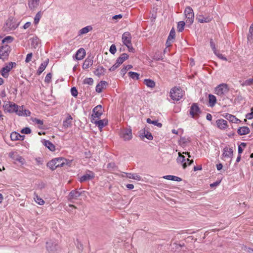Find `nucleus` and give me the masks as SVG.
Returning <instances> with one entry per match:
<instances>
[{"label":"nucleus","instance_id":"39","mask_svg":"<svg viewBox=\"0 0 253 253\" xmlns=\"http://www.w3.org/2000/svg\"><path fill=\"white\" fill-rule=\"evenodd\" d=\"M146 122L148 124H153L159 127H161L162 126V124L159 123L157 120H151L150 118H148L146 120Z\"/></svg>","mask_w":253,"mask_h":253},{"label":"nucleus","instance_id":"63","mask_svg":"<svg viewBox=\"0 0 253 253\" xmlns=\"http://www.w3.org/2000/svg\"><path fill=\"white\" fill-rule=\"evenodd\" d=\"M33 56V53L32 52L28 53L27 56L25 59V62L29 63L32 59Z\"/></svg>","mask_w":253,"mask_h":253},{"label":"nucleus","instance_id":"29","mask_svg":"<svg viewBox=\"0 0 253 253\" xmlns=\"http://www.w3.org/2000/svg\"><path fill=\"white\" fill-rule=\"evenodd\" d=\"M48 61L49 60L48 59H47L46 60H45L41 64L40 66L39 67L38 70L37 71L36 74L37 75H40L42 74V73L44 70L48 63Z\"/></svg>","mask_w":253,"mask_h":253},{"label":"nucleus","instance_id":"54","mask_svg":"<svg viewBox=\"0 0 253 253\" xmlns=\"http://www.w3.org/2000/svg\"><path fill=\"white\" fill-rule=\"evenodd\" d=\"M153 59L156 61L161 60L163 59V56L162 55L161 53L159 54V52L158 53H155Z\"/></svg>","mask_w":253,"mask_h":253},{"label":"nucleus","instance_id":"49","mask_svg":"<svg viewBox=\"0 0 253 253\" xmlns=\"http://www.w3.org/2000/svg\"><path fill=\"white\" fill-rule=\"evenodd\" d=\"M14 113H16L18 116H23V106H18V109H15V111Z\"/></svg>","mask_w":253,"mask_h":253},{"label":"nucleus","instance_id":"6","mask_svg":"<svg viewBox=\"0 0 253 253\" xmlns=\"http://www.w3.org/2000/svg\"><path fill=\"white\" fill-rule=\"evenodd\" d=\"M170 96L173 100L178 101L183 96L182 89L180 87H174L170 91Z\"/></svg>","mask_w":253,"mask_h":253},{"label":"nucleus","instance_id":"38","mask_svg":"<svg viewBox=\"0 0 253 253\" xmlns=\"http://www.w3.org/2000/svg\"><path fill=\"white\" fill-rule=\"evenodd\" d=\"M163 178L166 179L173 180V181H178V182L181 181L182 180L181 178L176 176L171 175L164 176H163Z\"/></svg>","mask_w":253,"mask_h":253},{"label":"nucleus","instance_id":"9","mask_svg":"<svg viewBox=\"0 0 253 253\" xmlns=\"http://www.w3.org/2000/svg\"><path fill=\"white\" fill-rule=\"evenodd\" d=\"M18 26V24L15 23V19L13 17H10L6 20L3 28L4 30H14Z\"/></svg>","mask_w":253,"mask_h":253},{"label":"nucleus","instance_id":"32","mask_svg":"<svg viewBox=\"0 0 253 253\" xmlns=\"http://www.w3.org/2000/svg\"><path fill=\"white\" fill-rule=\"evenodd\" d=\"M40 0H29L28 5L31 10H34L39 5Z\"/></svg>","mask_w":253,"mask_h":253},{"label":"nucleus","instance_id":"48","mask_svg":"<svg viewBox=\"0 0 253 253\" xmlns=\"http://www.w3.org/2000/svg\"><path fill=\"white\" fill-rule=\"evenodd\" d=\"M132 68V66L131 65H127L126 66L124 67L123 69H122L121 71V74L124 76L126 73L127 71L129 69H130Z\"/></svg>","mask_w":253,"mask_h":253},{"label":"nucleus","instance_id":"42","mask_svg":"<svg viewBox=\"0 0 253 253\" xmlns=\"http://www.w3.org/2000/svg\"><path fill=\"white\" fill-rule=\"evenodd\" d=\"M35 201L40 205H43L44 204V200L40 198L37 194H35Z\"/></svg>","mask_w":253,"mask_h":253},{"label":"nucleus","instance_id":"27","mask_svg":"<svg viewBox=\"0 0 253 253\" xmlns=\"http://www.w3.org/2000/svg\"><path fill=\"white\" fill-rule=\"evenodd\" d=\"M250 132V128L248 126L240 127L237 130V133L240 135L248 134Z\"/></svg>","mask_w":253,"mask_h":253},{"label":"nucleus","instance_id":"20","mask_svg":"<svg viewBox=\"0 0 253 253\" xmlns=\"http://www.w3.org/2000/svg\"><path fill=\"white\" fill-rule=\"evenodd\" d=\"M82 194L81 192L76 190H72L69 194L68 200L71 201L72 199H77Z\"/></svg>","mask_w":253,"mask_h":253},{"label":"nucleus","instance_id":"44","mask_svg":"<svg viewBox=\"0 0 253 253\" xmlns=\"http://www.w3.org/2000/svg\"><path fill=\"white\" fill-rule=\"evenodd\" d=\"M129 77L132 79L138 80L139 78V74L134 72H129L128 73Z\"/></svg>","mask_w":253,"mask_h":253},{"label":"nucleus","instance_id":"13","mask_svg":"<svg viewBox=\"0 0 253 253\" xmlns=\"http://www.w3.org/2000/svg\"><path fill=\"white\" fill-rule=\"evenodd\" d=\"M139 136L142 140H143L144 137H146L149 140H152L153 137L148 129L144 128L143 129L141 130L139 132Z\"/></svg>","mask_w":253,"mask_h":253},{"label":"nucleus","instance_id":"37","mask_svg":"<svg viewBox=\"0 0 253 253\" xmlns=\"http://www.w3.org/2000/svg\"><path fill=\"white\" fill-rule=\"evenodd\" d=\"M144 84L147 86L151 88H154L156 85L155 82L153 80L149 79H145L144 81Z\"/></svg>","mask_w":253,"mask_h":253},{"label":"nucleus","instance_id":"58","mask_svg":"<svg viewBox=\"0 0 253 253\" xmlns=\"http://www.w3.org/2000/svg\"><path fill=\"white\" fill-rule=\"evenodd\" d=\"M246 118L249 120L253 119V107L251 108V112L246 115Z\"/></svg>","mask_w":253,"mask_h":253},{"label":"nucleus","instance_id":"31","mask_svg":"<svg viewBox=\"0 0 253 253\" xmlns=\"http://www.w3.org/2000/svg\"><path fill=\"white\" fill-rule=\"evenodd\" d=\"M72 117L70 115H68L67 117L66 120H64L63 122V126L65 128H68L71 126L72 125Z\"/></svg>","mask_w":253,"mask_h":253},{"label":"nucleus","instance_id":"10","mask_svg":"<svg viewBox=\"0 0 253 253\" xmlns=\"http://www.w3.org/2000/svg\"><path fill=\"white\" fill-rule=\"evenodd\" d=\"M201 113V111L197 103H194L192 104L189 114L193 118H198Z\"/></svg>","mask_w":253,"mask_h":253},{"label":"nucleus","instance_id":"16","mask_svg":"<svg viewBox=\"0 0 253 253\" xmlns=\"http://www.w3.org/2000/svg\"><path fill=\"white\" fill-rule=\"evenodd\" d=\"M122 41L125 45L131 42V36L130 33H124L122 35Z\"/></svg>","mask_w":253,"mask_h":253},{"label":"nucleus","instance_id":"25","mask_svg":"<svg viewBox=\"0 0 253 253\" xmlns=\"http://www.w3.org/2000/svg\"><path fill=\"white\" fill-rule=\"evenodd\" d=\"M224 117L232 123H239L241 122L240 120L237 119L235 116L228 113H226Z\"/></svg>","mask_w":253,"mask_h":253},{"label":"nucleus","instance_id":"36","mask_svg":"<svg viewBox=\"0 0 253 253\" xmlns=\"http://www.w3.org/2000/svg\"><path fill=\"white\" fill-rule=\"evenodd\" d=\"M216 97L211 94H209V103L210 107H213L216 103Z\"/></svg>","mask_w":253,"mask_h":253},{"label":"nucleus","instance_id":"12","mask_svg":"<svg viewBox=\"0 0 253 253\" xmlns=\"http://www.w3.org/2000/svg\"><path fill=\"white\" fill-rule=\"evenodd\" d=\"M92 112L93 113L91 115V117L93 120H94V118H99L103 114V109L102 106L101 105H97L93 109Z\"/></svg>","mask_w":253,"mask_h":253},{"label":"nucleus","instance_id":"3","mask_svg":"<svg viewBox=\"0 0 253 253\" xmlns=\"http://www.w3.org/2000/svg\"><path fill=\"white\" fill-rule=\"evenodd\" d=\"M16 63L15 62H9L5 64V66L2 68L0 71L1 76L4 78H7L9 76V72L11 70L15 67Z\"/></svg>","mask_w":253,"mask_h":253},{"label":"nucleus","instance_id":"50","mask_svg":"<svg viewBox=\"0 0 253 253\" xmlns=\"http://www.w3.org/2000/svg\"><path fill=\"white\" fill-rule=\"evenodd\" d=\"M41 17H42V12L39 11L37 13V14L36 15L35 18H34V23L35 24H37L39 23Z\"/></svg>","mask_w":253,"mask_h":253},{"label":"nucleus","instance_id":"4","mask_svg":"<svg viewBox=\"0 0 253 253\" xmlns=\"http://www.w3.org/2000/svg\"><path fill=\"white\" fill-rule=\"evenodd\" d=\"M63 162H62V157L56 158L47 163V167L52 170H55L57 168L63 167Z\"/></svg>","mask_w":253,"mask_h":253},{"label":"nucleus","instance_id":"30","mask_svg":"<svg viewBox=\"0 0 253 253\" xmlns=\"http://www.w3.org/2000/svg\"><path fill=\"white\" fill-rule=\"evenodd\" d=\"M129 56L126 53H122L117 59L118 65H121L125 60H127Z\"/></svg>","mask_w":253,"mask_h":253},{"label":"nucleus","instance_id":"57","mask_svg":"<svg viewBox=\"0 0 253 253\" xmlns=\"http://www.w3.org/2000/svg\"><path fill=\"white\" fill-rule=\"evenodd\" d=\"M52 74L48 73L45 77L44 82L46 83H49L51 81Z\"/></svg>","mask_w":253,"mask_h":253},{"label":"nucleus","instance_id":"45","mask_svg":"<svg viewBox=\"0 0 253 253\" xmlns=\"http://www.w3.org/2000/svg\"><path fill=\"white\" fill-rule=\"evenodd\" d=\"M176 161L178 163L183 164L184 163H185V157L183 155H182L180 152H179L178 156L176 159Z\"/></svg>","mask_w":253,"mask_h":253},{"label":"nucleus","instance_id":"1","mask_svg":"<svg viewBox=\"0 0 253 253\" xmlns=\"http://www.w3.org/2000/svg\"><path fill=\"white\" fill-rule=\"evenodd\" d=\"M229 89L226 84H221L217 85L214 89V93L221 97L228 93Z\"/></svg>","mask_w":253,"mask_h":253},{"label":"nucleus","instance_id":"33","mask_svg":"<svg viewBox=\"0 0 253 253\" xmlns=\"http://www.w3.org/2000/svg\"><path fill=\"white\" fill-rule=\"evenodd\" d=\"M30 41H31V44L32 47L36 49L40 43V40L39 38L37 37H35L30 39Z\"/></svg>","mask_w":253,"mask_h":253},{"label":"nucleus","instance_id":"8","mask_svg":"<svg viewBox=\"0 0 253 253\" xmlns=\"http://www.w3.org/2000/svg\"><path fill=\"white\" fill-rule=\"evenodd\" d=\"M185 15L186 17V23L188 24V26L190 25L194 21V15L193 10L189 6L187 7L185 9Z\"/></svg>","mask_w":253,"mask_h":253},{"label":"nucleus","instance_id":"46","mask_svg":"<svg viewBox=\"0 0 253 253\" xmlns=\"http://www.w3.org/2000/svg\"><path fill=\"white\" fill-rule=\"evenodd\" d=\"M73 160H70L68 159H65L63 157H62V162H63V167L64 166H67V167H70L71 166V164L72 163Z\"/></svg>","mask_w":253,"mask_h":253},{"label":"nucleus","instance_id":"18","mask_svg":"<svg viewBox=\"0 0 253 253\" xmlns=\"http://www.w3.org/2000/svg\"><path fill=\"white\" fill-rule=\"evenodd\" d=\"M233 155V150L232 148H228L226 146L223 149V157L226 158H232Z\"/></svg>","mask_w":253,"mask_h":253},{"label":"nucleus","instance_id":"15","mask_svg":"<svg viewBox=\"0 0 253 253\" xmlns=\"http://www.w3.org/2000/svg\"><path fill=\"white\" fill-rule=\"evenodd\" d=\"M93 56L89 55L84 60L83 65V68L84 69H87L93 64Z\"/></svg>","mask_w":253,"mask_h":253},{"label":"nucleus","instance_id":"14","mask_svg":"<svg viewBox=\"0 0 253 253\" xmlns=\"http://www.w3.org/2000/svg\"><path fill=\"white\" fill-rule=\"evenodd\" d=\"M94 177V173L90 170H88L87 172L81 177L80 179V182H84L87 180L93 179Z\"/></svg>","mask_w":253,"mask_h":253},{"label":"nucleus","instance_id":"34","mask_svg":"<svg viewBox=\"0 0 253 253\" xmlns=\"http://www.w3.org/2000/svg\"><path fill=\"white\" fill-rule=\"evenodd\" d=\"M43 145L51 151H54L55 150V146L49 140H44Z\"/></svg>","mask_w":253,"mask_h":253},{"label":"nucleus","instance_id":"64","mask_svg":"<svg viewBox=\"0 0 253 253\" xmlns=\"http://www.w3.org/2000/svg\"><path fill=\"white\" fill-rule=\"evenodd\" d=\"M248 42H253V33H249L247 36Z\"/></svg>","mask_w":253,"mask_h":253},{"label":"nucleus","instance_id":"26","mask_svg":"<svg viewBox=\"0 0 253 253\" xmlns=\"http://www.w3.org/2000/svg\"><path fill=\"white\" fill-rule=\"evenodd\" d=\"M124 174H125V175H123V176H126L128 178L133 179L137 180H140L141 179V177L137 173L124 172Z\"/></svg>","mask_w":253,"mask_h":253},{"label":"nucleus","instance_id":"2","mask_svg":"<svg viewBox=\"0 0 253 253\" xmlns=\"http://www.w3.org/2000/svg\"><path fill=\"white\" fill-rule=\"evenodd\" d=\"M59 248L58 242L56 239H50L46 242V249L48 252L54 253Z\"/></svg>","mask_w":253,"mask_h":253},{"label":"nucleus","instance_id":"22","mask_svg":"<svg viewBox=\"0 0 253 253\" xmlns=\"http://www.w3.org/2000/svg\"><path fill=\"white\" fill-rule=\"evenodd\" d=\"M216 123L218 128L221 129H224L227 127V122L224 119H218L216 121Z\"/></svg>","mask_w":253,"mask_h":253},{"label":"nucleus","instance_id":"24","mask_svg":"<svg viewBox=\"0 0 253 253\" xmlns=\"http://www.w3.org/2000/svg\"><path fill=\"white\" fill-rule=\"evenodd\" d=\"M196 20L200 23H207L212 20V17L210 16L204 17L203 15H199L196 17Z\"/></svg>","mask_w":253,"mask_h":253},{"label":"nucleus","instance_id":"28","mask_svg":"<svg viewBox=\"0 0 253 253\" xmlns=\"http://www.w3.org/2000/svg\"><path fill=\"white\" fill-rule=\"evenodd\" d=\"M106 72V69L102 66H98L93 72L94 74L99 77L104 75Z\"/></svg>","mask_w":253,"mask_h":253},{"label":"nucleus","instance_id":"23","mask_svg":"<svg viewBox=\"0 0 253 253\" xmlns=\"http://www.w3.org/2000/svg\"><path fill=\"white\" fill-rule=\"evenodd\" d=\"M25 137V135H20L15 131L12 132L10 134L11 139L13 141L23 140Z\"/></svg>","mask_w":253,"mask_h":253},{"label":"nucleus","instance_id":"11","mask_svg":"<svg viewBox=\"0 0 253 253\" xmlns=\"http://www.w3.org/2000/svg\"><path fill=\"white\" fill-rule=\"evenodd\" d=\"M4 111L9 113H14L15 109H18V105L14 103L7 102L3 105Z\"/></svg>","mask_w":253,"mask_h":253},{"label":"nucleus","instance_id":"47","mask_svg":"<svg viewBox=\"0 0 253 253\" xmlns=\"http://www.w3.org/2000/svg\"><path fill=\"white\" fill-rule=\"evenodd\" d=\"M253 84V79H249L245 81L242 84H241V85L244 86H250Z\"/></svg>","mask_w":253,"mask_h":253},{"label":"nucleus","instance_id":"43","mask_svg":"<svg viewBox=\"0 0 253 253\" xmlns=\"http://www.w3.org/2000/svg\"><path fill=\"white\" fill-rule=\"evenodd\" d=\"M185 25H187L186 22L181 21L177 24L178 32H182L184 30V27Z\"/></svg>","mask_w":253,"mask_h":253},{"label":"nucleus","instance_id":"62","mask_svg":"<svg viewBox=\"0 0 253 253\" xmlns=\"http://www.w3.org/2000/svg\"><path fill=\"white\" fill-rule=\"evenodd\" d=\"M218 58L220 59L224 60L227 61V59L226 57H225L224 55H223L222 54L219 53L218 51H217L216 54H215Z\"/></svg>","mask_w":253,"mask_h":253},{"label":"nucleus","instance_id":"59","mask_svg":"<svg viewBox=\"0 0 253 253\" xmlns=\"http://www.w3.org/2000/svg\"><path fill=\"white\" fill-rule=\"evenodd\" d=\"M92 30V27L91 26H86L82 29H81L79 32H89Z\"/></svg>","mask_w":253,"mask_h":253},{"label":"nucleus","instance_id":"35","mask_svg":"<svg viewBox=\"0 0 253 253\" xmlns=\"http://www.w3.org/2000/svg\"><path fill=\"white\" fill-rule=\"evenodd\" d=\"M107 84V82L106 81H100L96 86V91L98 93H100L102 92L104 86Z\"/></svg>","mask_w":253,"mask_h":253},{"label":"nucleus","instance_id":"60","mask_svg":"<svg viewBox=\"0 0 253 253\" xmlns=\"http://www.w3.org/2000/svg\"><path fill=\"white\" fill-rule=\"evenodd\" d=\"M117 49L116 45L114 44H112L110 47L109 51L112 54H114L116 52Z\"/></svg>","mask_w":253,"mask_h":253},{"label":"nucleus","instance_id":"55","mask_svg":"<svg viewBox=\"0 0 253 253\" xmlns=\"http://www.w3.org/2000/svg\"><path fill=\"white\" fill-rule=\"evenodd\" d=\"M71 93L73 96L77 97L78 96V91L76 87H72L71 88Z\"/></svg>","mask_w":253,"mask_h":253},{"label":"nucleus","instance_id":"41","mask_svg":"<svg viewBox=\"0 0 253 253\" xmlns=\"http://www.w3.org/2000/svg\"><path fill=\"white\" fill-rule=\"evenodd\" d=\"M14 38L11 36H6L2 40V43L4 44L11 43L13 42Z\"/></svg>","mask_w":253,"mask_h":253},{"label":"nucleus","instance_id":"7","mask_svg":"<svg viewBox=\"0 0 253 253\" xmlns=\"http://www.w3.org/2000/svg\"><path fill=\"white\" fill-rule=\"evenodd\" d=\"M10 51V47L7 44H4L0 46V59L3 61L7 59Z\"/></svg>","mask_w":253,"mask_h":253},{"label":"nucleus","instance_id":"5","mask_svg":"<svg viewBox=\"0 0 253 253\" xmlns=\"http://www.w3.org/2000/svg\"><path fill=\"white\" fill-rule=\"evenodd\" d=\"M120 137L124 141H129L132 138V129L130 126L123 128L120 132Z\"/></svg>","mask_w":253,"mask_h":253},{"label":"nucleus","instance_id":"17","mask_svg":"<svg viewBox=\"0 0 253 253\" xmlns=\"http://www.w3.org/2000/svg\"><path fill=\"white\" fill-rule=\"evenodd\" d=\"M85 55V51L83 48H81L78 50L74 57H75L77 60L83 59Z\"/></svg>","mask_w":253,"mask_h":253},{"label":"nucleus","instance_id":"52","mask_svg":"<svg viewBox=\"0 0 253 253\" xmlns=\"http://www.w3.org/2000/svg\"><path fill=\"white\" fill-rule=\"evenodd\" d=\"M107 168L109 170H114L117 168V166H116L115 163L112 162L107 164Z\"/></svg>","mask_w":253,"mask_h":253},{"label":"nucleus","instance_id":"19","mask_svg":"<svg viewBox=\"0 0 253 253\" xmlns=\"http://www.w3.org/2000/svg\"><path fill=\"white\" fill-rule=\"evenodd\" d=\"M175 38V33H169L167 40L166 42V45L167 47H170L171 44L174 42Z\"/></svg>","mask_w":253,"mask_h":253},{"label":"nucleus","instance_id":"53","mask_svg":"<svg viewBox=\"0 0 253 253\" xmlns=\"http://www.w3.org/2000/svg\"><path fill=\"white\" fill-rule=\"evenodd\" d=\"M93 83V80L92 78H85L84 80V84H87L89 85H92Z\"/></svg>","mask_w":253,"mask_h":253},{"label":"nucleus","instance_id":"56","mask_svg":"<svg viewBox=\"0 0 253 253\" xmlns=\"http://www.w3.org/2000/svg\"><path fill=\"white\" fill-rule=\"evenodd\" d=\"M21 132L23 134H28L31 132V130L30 127H26L21 130Z\"/></svg>","mask_w":253,"mask_h":253},{"label":"nucleus","instance_id":"40","mask_svg":"<svg viewBox=\"0 0 253 253\" xmlns=\"http://www.w3.org/2000/svg\"><path fill=\"white\" fill-rule=\"evenodd\" d=\"M190 141L189 138H186L184 137H181L179 140V144L182 146L185 147L186 146V143L189 142Z\"/></svg>","mask_w":253,"mask_h":253},{"label":"nucleus","instance_id":"21","mask_svg":"<svg viewBox=\"0 0 253 253\" xmlns=\"http://www.w3.org/2000/svg\"><path fill=\"white\" fill-rule=\"evenodd\" d=\"M92 123L95 124L97 126L99 129H101L103 127L106 126L108 124V120L106 119L100 120L98 121H95L94 122L91 121Z\"/></svg>","mask_w":253,"mask_h":253},{"label":"nucleus","instance_id":"61","mask_svg":"<svg viewBox=\"0 0 253 253\" xmlns=\"http://www.w3.org/2000/svg\"><path fill=\"white\" fill-rule=\"evenodd\" d=\"M32 121L34 123L38 125L42 126L43 124V122L42 120H40L37 118H34L32 120Z\"/></svg>","mask_w":253,"mask_h":253},{"label":"nucleus","instance_id":"51","mask_svg":"<svg viewBox=\"0 0 253 253\" xmlns=\"http://www.w3.org/2000/svg\"><path fill=\"white\" fill-rule=\"evenodd\" d=\"M210 46L214 53L216 54V52L217 50L215 47V45L212 39H210Z\"/></svg>","mask_w":253,"mask_h":253}]
</instances>
